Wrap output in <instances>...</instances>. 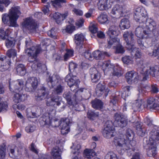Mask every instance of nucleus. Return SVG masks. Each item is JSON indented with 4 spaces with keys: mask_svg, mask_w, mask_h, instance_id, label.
I'll return each instance as SVG.
<instances>
[{
    "mask_svg": "<svg viewBox=\"0 0 159 159\" xmlns=\"http://www.w3.org/2000/svg\"><path fill=\"white\" fill-rule=\"evenodd\" d=\"M20 14L19 7H14L10 9L8 14H4L2 17V21L4 24L9 21V26L16 27L18 25L16 24V20Z\"/></svg>",
    "mask_w": 159,
    "mask_h": 159,
    "instance_id": "1",
    "label": "nucleus"
},
{
    "mask_svg": "<svg viewBox=\"0 0 159 159\" xmlns=\"http://www.w3.org/2000/svg\"><path fill=\"white\" fill-rule=\"evenodd\" d=\"M124 137V135L121 134L115 137L114 139L115 144L124 151L129 149H132L133 151V147L135 145V142L132 140L130 141L129 142L128 140L125 139Z\"/></svg>",
    "mask_w": 159,
    "mask_h": 159,
    "instance_id": "2",
    "label": "nucleus"
},
{
    "mask_svg": "<svg viewBox=\"0 0 159 159\" xmlns=\"http://www.w3.org/2000/svg\"><path fill=\"white\" fill-rule=\"evenodd\" d=\"M41 51L40 47L39 46H33L25 50L26 54L28 56V60L29 62L34 63L32 65L31 67L33 70H38L37 66L35 63L37 62V55Z\"/></svg>",
    "mask_w": 159,
    "mask_h": 159,
    "instance_id": "3",
    "label": "nucleus"
},
{
    "mask_svg": "<svg viewBox=\"0 0 159 159\" xmlns=\"http://www.w3.org/2000/svg\"><path fill=\"white\" fill-rule=\"evenodd\" d=\"M141 73L143 75V80L145 81L149 78L148 75H150L152 76L159 78V69L153 67H148L141 65Z\"/></svg>",
    "mask_w": 159,
    "mask_h": 159,
    "instance_id": "4",
    "label": "nucleus"
},
{
    "mask_svg": "<svg viewBox=\"0 0 159 159\" xmlns=\"http://www.w3.org/2000/svg\"><path fill=\"white\" fill-rule=\"evenodd\" d=\"M153 132L151 133L152 137H150L148 139V138L145 137L143 140V143L144 146H147L148 148L147 149V153L149 157L154 156L157 154V149L156 143L155 141L152 140V138H154Z\"/></svg>",
    "mask_w": 159,
    "mask_h": 159,
    "instance_id": "5",
    "label": "nucleus"
},
{
    "mask_svg": "<svg viewBox=\"0 0 159 159\" xmlns=\"http://www.w3.org/2000/svg\"><path fill=\"white\" fill-rule=\"evenodd\" d=\"M103 66L105 68V71H107L111 75L119 77L122 74L121 68L118 66H115L110 62H105L103 64Z\"/></svg>",
    "mask_w": 159,
    "mask_h": 159,
    "instance_id": "6",
    "label": "nucleus"
},
{
    "mask_svg": "<svg viewBox=\"0 0 159 159\" xmlns=\"http://www.w3.org/2000/svg\"><path fill=\"white\" fill-rule=\"evenodd\" d=\"M147 15V12L144 8L139 7L135 9L134 11V18L136 21L143 23L146 20Z\"/></svg>",
    "mask_w": 159,
    "mask_h": 159,
    "instance_id": "7",
    "label": "nucleus"
},
{
    "mask_svg": "<svg viewBox=\"0 0 159 159\" xmlns=\"http://www.w3.org/2000/svg\"><path fill=\"white\" fill-rule=\"evenodd\" d=\"M123 38L126 43V48L128 49H131L134 47L135 41L134 39V34L131 31H126L124 32Z\"/></svg>",
    "mask_w": 159,
    "mask_h": 159,
    "instance_id": "8",
    "label": "nucleus"
},
{
    "mask_svg": "<svg viewBox=\"0 0 159 159\" xmlns=\"http://www.w3.org/2000/svg\"><path fill=\"white\" fill-rule=\"evenodd\" d=\"M9 30L7 28H1L0 32V41L6 39V45L7 48L13 47L14 43L13 41L7 39L9 34Z\"/></svg>",
    "mask_w": 159,
    "mask_h": 159,
    "instance_id": "9",
    "label": "nucleus"
},
{
    "mask_svg": "<svg viewBox=\"0 0 159 159\" xmlns=\"http://www.w3.org/2000/svg\"><path fill=\"white\" fill-rule=\"evenodd\" d=\"M114 123L117 126L123 128L127 125L128 119L125 115L120 113H116L114 115Z\"/></svg>",
    "mask_w": 159,
    "mask_h": 159,
    "instance_id": "10",
    "label": "nucleus"
},
{
    "mask_svg": "<svg viewBox=\"0 0 159 159\" xmlns=\"http://www.w3.org/2000/svg\"><path fill=\"white\" fill-rule=\"evenodd\" d=\"M9 87L10 90L12 92L22 91L24 87V82L19 80L14 82H10Z\"/></svg>",
    "mask_w": 159,
    "mask_h": 159,
    "instance_id": "11",
    "label": "nucleus"
},
{
    "mask_svg": "<svg viewBox=\"0 0 159 159\" xmlns=\"http://www.w3.org/2000/svg\"><path fill=\"white\" fill-rule=\"evenodd\" d=\"M23 28L27 29L32 33L35 32L37 25L34 20L32 18H27L24 20L22 24Z\"/></svg>",
    "mask_w": 159,
    "mask_h": 159,
    "instance_id": "12",
    "label": "nucleus"
},
{
    "mask_svg": "<svg viewBox=\"0 0 159 159\" xmlns=\"http://www.w3.org/2000/svg\"><path fill=\"white\" fill-rule=\"evenodd\" d=\"M139 26L136 28L135 33V35L140 39L147 38L150 35V32L144 29L145 27L143 26L142 22H140Z\"/></svg>",
    "mask_w": 159,
    "mask_h": 159,
    "instance_id": "13",
    "label": "nucleus"
},
{
    "mask_svg": "<svg viewBox=\"0 0 159 159\" xmlns=\"http://www.w3.org/2000/svg\"><path fill=\"white\" fill-rule=\"evenodd\" d=\"M38 81L34 77L29 78L27 80L25 84V90L28 92L34 91L37 88Z\"/></svg>",
    "mask_w": 159,
    "mask_h": 159,
    "instance_id": "14",
    "label": "nucleus"
},
{
    "mask_svg": "<svg viewBox=\"0 0 159 159\" xmlns=\"http://www.w3.org/2000/svg\"><path fill=\"white\" fill-rule=\"evenodd\" d=\"M84 36L82 34H78L75 36V43L76 45V48L80 52H81L83 48V45Z\"/></svg>",
    "mask_w": 159,
    "mask_h": 159,
    "instance_id": "15",
    "label": "nucleus"
},
{
    "mask_svg": "<svg viewBox=\"0 0 159 159\" xmlns=\"http://www.w3.org/2000/svg\"><path fill=\"white\" fill-rule=\"evenodd\" d=\"M61 98L57 95L51 96L50 98H48L46 101V104L48 106H59L61 104Z\"/></svg>",
    "mask_w": 159,
    "mask_h": 159,
    "instance_id": "16",
    "label": "nucleus"
},
{
    "mask_svg": "<svg viewBox=\"0 0 159 159\" xmlns=\"http://www.w3.org/2000/svg\"><path fill=\"white\" fill-rule=\"evenodd\" d=\"M61 81L59 76L56 74H54L51 76H49L47 79V84L50 88H52L58 83Z\"/></svg>",
    "mask_w": 159,
    "mask_h": 159,
    "instance_id": "17",
    "label": "nucleus"
},
{
    "mask_svg": "<svg viewBox=\"0 0 159 159\" xmlns=\"http://www.w3.org/2000/svg\"><path fill=\"white\" fill-rule=\"evenodd\" d=\"M125 77L127 81L129 84H131L137 81L139 77L137 73L134 71H131L127 72L126 74Z\"/></svg>",
    "mask_w": 159,
    "mask_h": 159,
    "instance_id": "18",
    "label": "nucleus"
},
{
    "mask_svg": "<svg viewBox=\"0 0 159 159\" xmlns=\"http://www.w3.org/2000/svg\"><path fill=\"white\" fill-rule=\"evenodd\" d=\"M48 94V93L46 88L42 87L38 90V93L35 96V98L37 101H41L44 99Z\"/></svg>",
    "mask_w": 159,
    "mask_h": 159,
    "instance_id": "19",
    "label": "nucleus"
},
{
    "mask_svg": "<svg viewBox=\"0 0 159 159\" xmlns=\"http://www.w3.org/2000/svg\"><path fill=\"white\" fill-rule=\"evenodd\" d=\"M146 23H144V22H143V27H146L148 29L147 31L150 32V34L151 31L154 30L156 27V22L152 19H146Z\"/></svg>",
    "mask_w": 159,
    "mask_h": 159,
    "instance_id": "20",
    "label": "nucleus"
},
{
    "mask_svg": "<svg viewBox=\"0 0 159 159\" xmlns=\"http://www.w3.org/2000/svg\"><path fill=\"white\" fill-rule=\"evenodd\" d=\"M27 98V94L20 91L14 94L13 97V100L15 103H17L25 101Z\"/></svg>",
    "mask_w": 159,
    "mask_h": 159,
    "instance_id": "21",
    "label": "nucleus"
},
{
    "mask_svg": "<svg viewBox=\"0 0 159 159\" xmlns=\"http://www.w3.org/2000/svg\"><path fill=\"white\" fill-rule=\"evenodd\" d=\"M11 62L9 59L5 57H0V70L3 71L9 67Z\"/></svg>",
    "mask_w": 159,
    "mask_h": 159,
    "instance_id": "22",
    "label": "nucleus"
},
{
    "mask_svg": "<svg viewBox=\"0 0 159 159\" xmlns=\"http://www.w3.org/2000/svg\"><path fill=\"white\" fill-rule=\"evenodd\" d=\"M104 91L106 93L105 94L106 96H107L109 91V90L107 89H105V84L103 82L99 83L97 86L96 89L97 94L98 96H101Z\"/></svg>",
    "mask_w": 159,
    "mask_h": 159,
    "instance_id": "23",
    "label": "nucleus"
},
{
    "mask_svg": "<svg viewBox=\"0 0 159 159\" xmlns=\"http://www.w3.org/2000/svg\"><path fill=\"white\" fill-rule=\"evenodd\" d=\"M66 82L67 83L69 86H71L77 82H80L77 77L74 75L72 73H70L67 75L65 79Z\"/></svg>",
    "mask_w": 159,
    "mask_h": 159,
    "instance_id": "24",
    "label": "nucleus"
},
{
    "mask_svg": "<svg viewBox=\"0 0 159 159\" xmlns=\"http://www.w3.org/2000/svg\"><path fill=\"white\" fill-rule=\"evenodd\" d=\"M114 131L113 127L107 125L103 130L102 134L104 137L109 139L114 136Z\"/></svg>",
    "mask_w": 159,
    "mask_h": 159,
    "instance_id": "25",
    "label": "nucleus"
},
{
    "mask_svg": "<svg viewBox=\"0 0 159 159\" xmlns=\"http://www.w3.org/2000/svg\"><path fill=\"white\" fill-rule=\"evenodd\" d=\"M148 104L150 109L157 111L159 110V104L157 100L154 98H149L148 100Z\"/></svg>",
    "mask_w": 159,
    "mask_h": 159,
    "instance_id": "26",
    "label": "nucleus"
},
{
    "mask_svg": "<svg viewBox=\"0 0 159 159\" xmlns=\"http://www.w3.org/2000/svg\"><path fill=\"white\" fill-rule=\"evenodd\" d=\"M40 122L42 125H48L53 126H54L52 124L51 119L49 114L43 115L40 119Z\"/></svg>",
    "mask_w": 159,
    "mask_h": 159,
    "instance_id": "27",
    "label": "nucleus"
},
{
    "mask_svg": "<svg viewBox=\"0 0 159 159\" xmlns=\"http://www.w3.org/2000/svg\"><path fill=\"white\" fill-rule=\"evenodd\" d=\"M107 34L110 37H115L117 36L119 34L117 26L115 25L111 26L107 32Z\"/></svg>",
    "mask_w": 159,
    "mask_h": 159,
    "instance_id": "28",
    "label": "nucleus"
},
{
    "mask_svg": "<svg viewBox=\"0 0 159 159\" xmlns=\"http://www.w3.org/2000/svg\"><path fill=\"white\" fill-rule=\"evenodd\" d=\"M62 127L61 129V134L64 135L67 134L70 131V121L68 119H66L62 122Z\"/></svg>",
    "mask_w": 159,
    "mask_h": 159,
    "instance_id": "29",
    "label": "nucleus"
},
{
    "mask_svg": "<svg viewBox=\"0 0 159 159\" xmlns=\"http://www.w3.org/2000/svg\"><path fill=\"white\" fill-rule=\"evenodd\" d=\"M91 79L93 82H97L100 79L99 73L95 68H91L90 71Z\"/></svg>",
    "mask_w": 159,
    "mask_h": 159,
    "instance_id": "30",
    "label": "nucleus"
},
{
    "mask_svg": "<svg viewBox=\"0 0 159 159\" xmlns=\"http://www.w3.org/2000/svg\"><path fill=\"white\" fill-rule=\"evenodd\" d=\"M97 7L98 9L101 11L106 10L110 7L108 0H99Z\"/></svg>",
    "mask_w": 159,
    "mask_h": 159,
    "instance_id": "31",
    "label": "nucleus"
},
{
    "mask_svg": "<svg viewBox=\"0 0 159 159\" xmlns=\"http://www.w3.org/2000/svg\"><path fill=\"white\" fill-rule=\"evenodd\" d=\"M93 59L95 58L97 60H101L104 57V55L108 57L110 56V55L107 52H101L99 50H97L93 52L92 53Z\"/></svg>",
    "mask_w": 159,
    "mask_h": 159,
    "instance_id": "32",
    "label": "nucleus"
},
{
    "mask_svg": "<svg viewBox=\"0 0 159 159\" xmlns=\"http://www.w3.org/2000/svg\"><path fill=\"white\" fill-rule=\"evenodd\" d=\"M68 15L67 12H65L63 14H61L58 12H56L53 14V17L54 19L56 20L57 23L59 24L66 18Z\"/></svg>",
    "mask_w": 159,
    "mask_h": 159,
    "instance_id": "33",
    "label": "nucleus"
},
{
    "mask_svg": "<svg viewBox=\"0 0 159 159\" xmlns=\"http://www.w3.org/2000/svg\"><path fill=\"white\" fill-rule=\"evenodd\" d=\"M61 150L57 147L53 148L51 152V154L54 159H61Z\"/></svg>",
    "mask_w": 159,
    "mask_h": 159,
    "instance_id": "34",
    "label": "nucleus"
},
{
    "mask_svg": "<svg viewBox=\"0 0 159 159\" xmlns=\"http://www.w3.org/2000/svg\"><path fill=\"white\" fill-rule=\"evenodd\" d=\"M92 106L94 109L102 110L103 109V103L98 99H95L92 101Z\"/></svg>",
    "mask_w": 159,
    "mask_h": 159,
    "instance_id": "35",
    "label": "nucleus"
},
{
    "mask_svg": "<svg viewBox=\"0 0 159 159\" xmlns=\"http://www.w3.org/2000/svg\"><path fill=\"white\" fill-rule=\"evenodd\" d=\"M125 7L118 4L116 5L113 7L111 13L115 15L116 14H120L123 13L125 9Z\"/></svg>",
    "mask_w": 159,
    "mask_h": 159,
    "instance_id": "36",
    "label": "nucleus"
},
{
    "mask_svg": "<svg viewBox=\"0 0 159 159\" xmlns=\"http://www.w3.org/2000/svg\"><path fill=\"white\" fill-rule=\"evenodd\" d=\"M131 51V55L134 56L136 59L139 58L141 56V54L139 49L135 47L134 45V47L132 48L131 49H128Z\"/></svg>",
    "mask_w": 159,
    "mask_h": 159,
    "instance_id": "37",
    "label": "nucleus"
},
{
    "mask_svg": "<svg viewBox=\"0 0 159 159\" xmlns=\"http://www.w3.org/2000/svg\"><path fill=\"white\" fill-rule=\"evenodd\" d=\"M120 40L117 38L115 37H110L107 39V42L108 46L107 48H110L111 46L114 44L117 45L119 43Z\"/></svg>",
    "mask_w": 159,
    "mask_h": 159,
    "instance_id": "38",
    "label": "nucleus"
},
{
    "mask_svg": "<svg viewBox=\"0 0 159 159\" xmlns=\"http://www.w3.org/2000/svg\"><path fill=\"white\" fill-rule=\"evenodd\" d=\"M119 26L122 30L128 29L130 27V22L127 19H123L121 20Z\"/></svg>",
    "mask_w": 159,
    "mask_h": 159,
    "instance_id": "39",
    "label": "nucleus"
},
{
    "mask_svg": "<svg viewBox=\"0 0 159 159\" xmlns=\"http://www.w3.org/2000/svg\"><path fill=\"white\" fill-rule=\"evenodd\" d=\"M95 153L93 149H85L84 152V157L87 158L89 159L93 157L95 155Z\"/></svg>",
    "mask_w": 159,
    "mask_h": 159,
    "instance_id": "40",
    "label": "nucleus"
},
{
    "mask_svg": "<svg viewBox=\"0 0 159 159\" xmlns=\"http://www.w3.org/2000/svg\"><path fill=\"white\" fill-rule=\"evenodd\" d=\"M17 73L21 76H23L25 75L26 70L24 66L22 64L18 65L16 67Z\"/></svg>",
    "mask_w": 159,
    "mask_h": 159,
    "instance_id": "41",
    "label": "nucleus"
},
{
    "mask_svg": "<svg viewBox=\"0 0 159 159\" xmlns=\"http://www.w3.org/2000/svg\"><path fill=\"white\" fill-rule=\"evenodd\" d=\"M132 87L130 86H126L123 88L124 92L122 93L121 96L124 97V99L125 100V98L128 97L130 94V90L131 89Z\"/></svg>",
    "mask_w": 159,
    "mask_h": 159,
    "instance_id": "42",
    "label": "nucleus"
},
{
    "mask_svg": "<svg viewBox=\"0 0 159 159\" xmlns=\"http://www.w3.org/2000/svg\"><path fill=\"white\" fill-rule=\"evenodd\" d=\"M98 20L101 24H104L108 22L107 16L106 14H101L98 17Z\"/></svg>",
    "mask_w": 159,
    "mask_h": 159,
    "instance_id": "43",
    "label": "nucleus"
},
{
    "mask_svg": "<svg viewBox=\"0 0 159 159\" xmlns=\"http://www.w3.org/2000/svg\"><path fill=\"white\" fill-rule=\"evenodd\" d=\"M71 148H73L74 149V151H73V154H78L79 153H80L82 151L81 149V146L80 144H77V143H74L73 144V146L71 147Z\"/></svg>",
    "mask_w": 159,
    "mask_h": 159,
    "instance_id": "44",
    "label": "nucleus"
},
{
    "mask_svg": "<svg viewBox=\"0 0 159 159\" xmlns=\"http://www.w3.org/2000/svg\"><path fill=\"white\" fill-rule=\"evenodd\" d=\"M88 117L91 120H94L95 118L99 116V113L98 112H94L91 111H89L87 113Z\"/></svg>",
    "mask_w": 159,
    "mask_h": 159,
    "instance_id": "45",
    "label": "nucleus"
},
{
    "mask_svg": "<svg viewBox=\"0 0 159 159\" xmlns=\"http://www.w3.org/2000/svg\"><path fill=\"white\" fill-rule=\"evenodd\" d=\"M142 102L141 100H136L132 104V108L134 111H137L140 108Z\"/></svg>",
    "mask_w": 159,
    "mask_h": 159,
    "instance_id": "46",
    "label": "nucleus"
},
{
    "mask_svg": "<svg viewBox=\"0 0 159 159\" xmlns=\"http://www.w3.org/2000/svg\"><path fill=\"white\" fill-rule=\"evenodd\" d=\"M7 55L9 57V58H7V59L9 60L11 57L13 58H15L17 55L16 51L14 49L9 50L7 52Z\"/></svg>",
    "mask_w": 159,
    "mask_h": 159,
    "instance_id": "47",
    "label": "nucleus"
},
{
    "mask_svg": "<svg viewBox=\"0 0 159 159\" xmlns=\"http://www.w3.org/2000/svg\"><path fill=\"white\" fill-rule=\"evenodd\" d=\"M71 93L70 92H66L63 94L64 97L66 100L68 104L70 105L72 104Z\"/></svg>",
    "mask_w": 159,
    "mask_h": 159,
    "instance_id": "48",
    "label": "nucleus"
},
{
    "mask_svg": "<svg viewBox=\"0 0 159 159\" xmlns=\"http://www.w3.org/2000/svg\"><path fill=\"white\" fill-rule=\"evenodd\" d=\"M34 109H35L36 110V111L35 112H34L33 111H31L30 112H27V116L28 117L33 118L34 117H36L39 116V115L38 112V110H39L36 107L34 108Z\"/></svg>",
    "mask_w": 159,
    "mask_h": 159,
    "instance_id": "49",
    "label": "nucleus"
},
{
    "mask_svg": "<svg viewBox=\"0 0 159 159\" xmlns=\"http://www.w3.org/2000/svg\"><path fill=\"white\" fill-rule=\"evenodd\" d=\"M52 4L54 7H60L61 6V2H66V0H51Z\"/></svg>",
    "mask_w": 159,
    "mask_h": 159,
    "instance_id": "50",
    "label": "nucleus"
},
{
    "mask_svg": "<svg viewBox=\"0 0 159 159\" xmlns=\"http://www.w3.org/2000/svg\"><path fill=\"white\" fill-rule=\"evenodd\" d=\"M134 136V134L132 131L130 129H128L126 131L125 136H126V139L129 141L132 139Z\"/></svg>",
    "mask_w": 159,
    "mask_h": 159,
    "instance_id": "51",
    "label": "nucleus"
},
{
    "mask_svg": "<svg viewBox=\"0 0 159 159\" xmlns=\"http://www.w3.org/2000/svg\"><path fill=\"white\" fill-rule=\"evenodd\" d=\"M63 89L64 87L61 85H59L54 89L53 92L56 94L59 95L62 92Z\"/></svg>",
    "mask_w": 159,
    "mask_h": 159,
    "instance_id": "52",
    "label": "nucleus"
},
{
    "mask_svg": "<svg viewBox=\"0 0 159 159\" xmlns=\"http://www.w3.org/2000/svg\"><path fill=\"white\" fill-rule=\"evenodd\" d=\"M105 158L108 159H119L120 157H117L116 154L112 152H109L105 156Z\"/></svg>",
    "mask_w": 159,
    "mask_h": 159,
    "instance_id": "53",
    "label": "nucleus"
},
{
    "mask_svg": "<svg viewBox=\"0 0 159 159\" xmlns=\"http://www.w3.org/2000/svg\"><path fill=\"white\" fill-rule=\"evenodd\" d=\"M153 132L154 134L153 135L154 138H152V140H154L155 141V140L159 141V131H156L155 129H153L150 133V137H152L151 133Z\"/></svg>",
    "mask_w": 159,
    "mask_h": 159,
    "instance_id": "54",
    "label": "nucleus"
},
{
    "mask_svg": "<svg viewBox=\"0 0 159 159\" xmlns=\"http://www.w3.org/2000/svg\"><path fill=\"white\" fill-rule=\"evenodd\" d=\"M6 148L5 145L3 144L0 147V159H3L5 156Z\"/></svg>",
    "mask_w": 159,
    "mask_h": 159,
    "instance_id": "55",
    "label": "nucleus"
},
{
    "mask_svg": "<svg viewBox=\"0 0 159 159\" xmlns=\"http://www.w3.org/2000/svg\"><path fill=\"white\" fill-rule=\"evenodd\" d=\"M123 63L126 64H129L133 63V61L132 58L129 56H126L122 58Z\"/></svg>",
    "mask_w": 159,
    "mask_h": 159,
    "instance_id": "56",
    "label": "nucleus"
},
{
    "mask_svg": "<svg viewBox=\"0 0 159 159\" xmlns=\"http://www.w3.org/2000/svg\"><path fill=\"white\" fill-rule=\"evenodd\" d=\"M77 66V65L75 63L71 62L69 64V70L70 73L74 72Z\"/></svg>",
    "mask_w": 159,
    "mask_h": 159,
    "instance_id": "57",
    "label": "nucleus"
},
{
    "mask_svg": "<svg viewBox=\"0 0 159 159\" xmlns=\"http://www.w3.org/2000/svg\"><path fill=\"white\" fill-rule=\"evenodd\" d=\"M115 53H123L125 52V50L123 46L119 43L117 45Z\"/></svg>",
    "mask_w": 159,
    "mask_h": 159,
    "instance_id": "58",
    "label": "nucleus"
},
{
    "mask_svg": "<svg viewBox=\"0 0 159 159\" xmlns=\"http://www.w3.org/2000/svg\"><path fill=\"white\" fill-rule=\"evenodd\" d=\"M73 51L72 50H67L64 56V60L66 61H67L69 58L73 55Z\"/></svg>",
    "mask_w": 159,
    "mask_h": 159,
    "instance_id": "59",
    "label": "nucleus"
},
{
    "mask_svg": "<svg viewBox=\"0 0 159 159\" xmlns=\"http://www.w3.org/2000/svg\"><path fill=\"white\" fill-rule=\"evenodd\" d=\"M11 2L10 0H0V11H2L3 10V7L1 5V4H4L7 7Z\"/></svg>",
    "mask_w": 159,
    "mask_h": 159,
    "instance_id": "60",
    "label": "nucleus"
},
{
    "mask_svg": "<svg viewBox=\"0 0 159 159\" xmlns=\"http://www.w3.org/2000/svg\"><path fill=\"white\" fill-rule=\"evenodd\" d=\"M35 126L34 125H29L25 128V130L27 133H30L33 132L35 129Z\"/></svg>",
    "mask_w": 159,
    "mask_h": 159,
    "instance_id": "61",
    "label": "nucleus"
},
{
    "mask_svg": "<svg viewBox=\"0 0 159 159\" xmlns=\"http://www.w3.org/2000/svg\"><path fill=\"white\" fill-rule=\"evenodd\" d=\"M55 29L52 28L48 32V35L54 39L56 38V33L55 31Z\"/></svg>",
    "mask_w": 159,
    "mask_h": 159,
    "instance_id": "62",
    "label": "nucleus"
},
{
    "mask_svg": "<svg viewBox=\"0 0 159 159\" xmlns=\"http://www.w3.org/2000/svg\"><path fill=\"white\" fill-rule=\"evenodd\" d=\"M84 56L86 59L89 60L91 61L93 60L92 54H91L89 51L85 52L84 54Z\"/></svg>",
    "mask_w": 159,
    "mask_h": 159,
    "instance_id": "63",
    "label": "nucleus"
},
{
    "mask_svg": "<svg viewBox=\"0 0 159 159\" xmlns=\"http://www.w3.org/2000/svg\"><path fill=\"white\" fill-rule=\"evenodd\" d=\"M89 30L92 33H95L97 32L98 28L95 25L92 24L89 26Z\"/></svg>",
    "mask_w": 159,
    "mask_h": 159,
    "instance_id": "64",
    "label": "nucleus"
}]
</instances>
